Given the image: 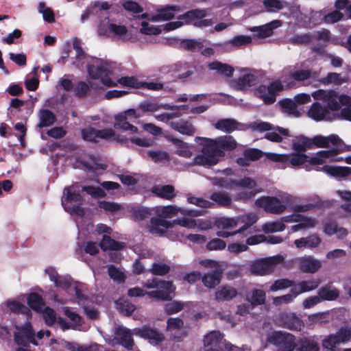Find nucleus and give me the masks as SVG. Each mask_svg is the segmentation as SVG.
Returning a JSON list of instances; mask_svg holds the SVG:
<instances>
[{"label":"nucleus","instance_id":"20e7f679","mask_svg":"<svg viewBox=\"0 0 351 351\" xmlns=\"http://www.w3.org/2000/svg\"><path fill=\"white\" fill-rule=\"evenodd\" d=\"M293 197L289 194L276 197L263 196L256 200V205L269 213L280 215L284 213L287 206L292 203Z\"/></svg>","mask_w":351,"mask_h":351},{"label":"nucleus","instance_id":"aec40b11","mask_svg":"<svg viewBox=\"0 0 351 351\" xmlns=\"http://www.w3.org/2000/svg\"><path fill=\"white\" fill-rule=\"evenodd\" d=\"M295 351H320L317 338L315 336H305L298 339L295 343Z\"/></svg>","mask_w":351,"mask_h":351},{"label":"nucleus","instance_id":"c9c22d12","mask_svg":"<svg viewBox=\"0 0 351 351\" xmlns=\"http://www.w3.org/2000/svg\"><path fill=\"white\" fill-rule=\"evenodd\" d=\"M180 8L176 5L167 6L163 9H161L158 14L152 16V21H169L173 18L174 11H179Z\"/></svg>","mask_w":351,"mask_h":351},{"label":"nucleus","instance_id":"393cba45","mask_svg":"<svg viewBox=\"0 0 351 351\" xmlns=\"http://www.w3.org/2000/svg\"><path fill=\"white\" fill-rule=\"evenodd\" d=\"M258 220V217L255 213H247L245 215H241L237 217V221L239 223H243L238 232L243 234L244 236H247L252 232V226Z\"/></svg>","mask_w":351,"mask_h":351},{"label":"nucleus","instance_id":"69168bd1","mask_svg":"<svg viewBox=\"0 0 351 351\" xmlns=\"http://www.w3.org/2000/svg\"><path fill=\"white\" fill-rule=\"evenodd\" d=\"M320 284V281L318 279H311L307 280H302L299 282L300 288L301 291L308 292L316 289Z\"/></svg>","mask_w":351,"mask_h":351},{"label":"nucleus","instance_id":"7ed1b4c3","mask_svg":"<svg viewBox=\"0 0 351 351\" xmlns=\"http://www.w3.org/2000/svg\"><path fill=\"white\" fill-rule=\"evenodd\" d=\"M46 273L51 281L54 282L55 287L68 289L71 294H74L78 303L86 300V296L84 292L87 289L86 285L73 281L69 276H59L53 268H48Z\"/></svg>","mask_w":351,"mask_h":351},{"label":"nucleus","instance_id":"f03ea898","mask_svg":"<svg viewBox=\"0 0 351 351\" xmlns=\"http://www.w3.org/2000/svg\"><path fill=\"white\" fill-rule=\"evenodd\" d=\"M6 304L11 312L21 314L27 319L25 324L23 326L14 325V328L16 330L13 335L14 342L18 346L22 347L27 346L29 343L37 345V342L35 340V332L31 323L29 322L32 316L31 310L24 304L16 301H8Z\"/></svg>","mask_w":351,"mask_h":351},{"label":"nucleus","instance_id":"0eeeda50","mask_svg":"<svg viewBox=\"0 0 351 351\" xmlns=\"http://www.w3.org/2000/svg\"><path fill=\"white\" fill-rule=\"evenodd\" d=\"M295 337L289 332L273 331L267 335L266 343L276 347L275 351H294Z\"/></svg>","mask_w":351,"mask_h":351},{"label":"nucleus","instance_id":"f3484780","mask_svg":"<svg viewBox=\"0 0 351 351\" xmlns=\"http://www.w3.org/2000/svg\"><path fill=\"white\" fill-rule=\"evenodd\" d=\"M114 337L110 343L114 346L115 343L120 344L128 350H132L134 341L132 337L131 331L123 326H119L114 328Z\"/></svg>","mask_w":351,"mask_h":351},{"label":"nucleus","instance_id":"cd10ccee","mask_svg":"<svg viewBox=\"0 0 351 351\" xmlns=\"http://www.w3.org/2000/svg\"><path fill=\"white\" fill-rule=\"evenodd\" d=\"M238 294L237 290L230 285L219 287L215 293V298L217 302L230 301Z\"/></svg>","mask_w":351,"mask_h":351},{"label":"nucleus","instance_id":"4be33fe9","mask_svg":"<svg viewBox=\"0 0 351 351\" xmlns=\"http://www.w3.org/2000/svg\"><path fill=\"white\" fill-rule=\"evenodd\" d=\"M282 22L280 20H274L265 25L254 26L248 29L252 32H257L258 38H267L272 35L273 30L280 27Z\"/></svg>","mask_w":351,"mask_h":351},{"label":"nucleus","instance_id":"a19ab883","mask_svg":"<svg viewBox=\"0 0 351 351\" xmlns=\"http://www.w3.org/2000/svg\"><path fill=\"white\" fill-rule=\"evenodd\" d=\"M208 68L210 70L217 71L219 73L225 75L227 77L232 76L234 72V69L231 66L218 61L210 62L208 64Z\"/></svg>","mask_w":351,"mask_h":351},{"label":"nucleus","instance_id":"2eb2a0df","mask_svg":"<svg viewBox=\"0 0 351 351\" xmlns=\"http://www.w3.org/2000/svg\"><path fill=\"white\" fill-rule=\"evenodd\" d=\"M312 97L315 100H322L326 104L325 107L329 111H336L340 109L339 95L335 90L319 89L314 91L312 93Z\"/></svg>","mask_w":351,"mask_h":351},{"label":"nucleus","instance_id":"5701e85b","mask_svg":"<svg viewBox=\"0 0 351 351\" xmlns=\"http://www.w3.org/2000/svg\"><path fill=\"white\" fill-rule=\"evenodd\" d=\"M136 334L147 339L152 344H158L165 339L164 335L156 329L143 327L136 330Z\"/></svg>","mask_w":351,"mask_h":351},{"label":"nucleus","instance_id":"37998d69","mask_svg":"<svg viewBox=\"0 0 351 351\" xmlns=\"http://www.w3.org/2000/svg\"><path fill=\"white\" fill-rule=\"evenodd\" d=\"M281 107L283 108L285 112L289 115L295 117L300 116V113L297 108V104L295 101L291 99H285L280 101Z\"/></svg>","mask_w":351,"mask_h":351},{"label":"nucleus","instance_id":"680f3d73","mask_svg":"<svg viewBox=\"0 0 351 351\" xmlns=\"http://www.w3.org/2000/svg\"><path fill=\"white\" fill-rule=\"evenodd\" d=\"M38 12L43 14V19L48 23H53L55 21L54 13L51 8L46 7L45 3L38 4Z\"/></svg>","mask_w":351,"mask_h":351},{"label":"nucleus","instance_id":"f704fd0d","mask_svg":"<svg viewBox=\"0 0 351 351\" xmlns=\"http://www.w3.org/2000/svg\"><path fill=\"white\" fill-rule=\"evenodd\" d=\"M320 243L321 239L316 234H311L307 237H302L299 239H296L294 241V244L298 248H315L317 247Z\"/></svg>","mask_w":351,"mask_h":351},{"label":"nucleus","instance_id":"412c9836","mask_svg":"<svg viewBox=\"0 0 351 351\" xmlns=\"http://www.w3.org/2000/svg\"><path fill=\"white\" fill-rule=\"evenodd\" d=\"M308 115L316 121L330 119V111L319 102H315L311 105L308 111Z\"/></svg>","mask_w":351,"mask_h":351},{"label":"nucleus","instance_id":"3c124183","mask_svg":"<svg viewBox=\"0 0 351 351\" xmlns=\"http://www.w3.org/2000/svg\"><path fill=\"white\" fill-rule=\"evenodd\" d=\"M238 224L237 219L221 217L215 220V226L219 229L230 230Z\"/></svg>","mask_w":351,"mask_h":351},{"label":"nucleus","instance_id":"864d4df0","mask_svg":"<svg viewBox=\"0 0 351 351\" xmlns=\"http://www.w3.org/2000/svg\"><path fill=\"white\" fill-rule=\"evenodd\" d=\"M313 36L310 33L296 34L292 36L289 41L293 45H307L313 41Z\"/></svg>","mask_w":351,"mask_h":351},{"label":"nucleus","instance_id":"4c0bfd02","mask_svg":"<svg viewBox=\"0 0 351 351\" xmlns=\"http://www.w3.org/2000/svg\"><path fill=\"white\" fill-rule=\"evenodd\" d=\"M292 148L297 153L303 154L307 149L312 148L311 138L304 136H298L292 143Z\"/></svg>","mask_w":351,"mask_h":351},{"label":"nucleus","instance_id":"79ce46f5","mask_svg":"<svg viewBox=\"0 0 351 351\" xmlns=\"http://www.w3.org/2000/svg\"><path fill=\"white\" fill-rule=\"evenodd\" d=\"M99 246L104 250H119L123 247L124 244L112 239L109 236L103 235Z\"/></svg>","mask_w":351,"mask_h":351},{"label":"nucleus","instance_id":"ea45409f","mask_svg":"<svg viewBox=\"0 0 351 351\" xmlns=\"http://www.w3.org/2000/svg\"><path fill=\"white\" fill-rule=\"evenodd\" d=\"M207 15L206 10L204 9H194L186 12L178 17V19L184 20L186 23H189L195 19H202Z\"/></svg>","mask_w":351,"mask_h":351},{"label":"nucleus","instance_id":"4468645a","mask_svg":"<svg viewBox=\"0 0 351 351\" xmlns=\"http://www.w3.org/2000/svg\"><path fill=\"white\" fill-rule=\"evenodd\" d=\"M267 158L274 162H289L291 167H299L307 162L308 156L305 154L292 153L290 154H278L267 153Z\"/></svg>","mask_w":351,"mask_h":351},{"label":"nucleus","instance_id":"ddd939ff","mask_svg":"<svg viewBox=\"0 0 351 351\" xmlns=\"http://www.w3.org/2000/svg\"><path fill=\"white\" fill-rule=\"evenodd\" d=\"M262 78L259 71H250L244 73L242 76L232 80L230 82V86L237 90H245L249 87L255 86Z\"/></svg>","mask_w":351,"mask_h":351},{"label":"nucleus","instance_id":"dca6fc26","mask_svg":"<svg viewBox=\"0 0 351 351\" xmlns=\"http://www.w3.org/2000/svg\"><path fill=\"white\" fill-rule=\"evenodd\" d=\"M339 149L335 147L328 150L319 151L314 156L308 157L307 162L311 165H319L326 162L343 160V158L339 157ZM346 161V158L344 159Z\"/></svg>","mask_w":351,"mask_h":351},{"label":"nucleus","instance_id":"13d9d810","mask_svg":"<svg viewBox=\"0 0 351 351\" xmlns=\"http://www.w3.org/2000/svg\"><path fill=\"white\" fill-rule=\"evenodd\" d=\"M182 208L175 205H169L162 207L158 211V215L164 218H171L177 213H181Z\"/></svg>","mask_w":351,"mask_h":351},{"label":"nucleus","instance_id":"5fc2aeb1","mask_svg":"<svg viewBox=\"0 0 351 351\" xmlns=\"http://www.w3.org/2000/svg\"><path fill=\"white\" fill-rule=\"evenodd\" d=\"M170 271V266L160 262H155L152 264V268L148 271L156 276H164Z\"/></svg>","mask_w":351,"mask_h":351},{"label":"nucleus","instance_id":"58836bf2","mask_svg":"<svg viewBox=\"0 0 351 351\" xmlns=\"http://www.w3.org/2000/svg\"><path fill=\"white\" fill-rule=\"evenodd\" d=\"M266 299L265 292L261 289H254L252 291L251 295L247 298L250 302L251 309L254 306L262 305L265 303Z\"/></svg>","mask_w":351,"mask_h":351},{"label":"nucleus","instance_id":"6e6d98bb","mask_svg":"<svg viewBox=\"0 0 351 351\" xmlns=\"http://www.w3.org/2000/svg\"><path fill=\"white\" fill-rule=\"evenodd\" d=\"M293 281L287 278H281L275 280L269 287V291L276 292L278 290L285 289L293 287Z\"/></svg>","mask_w":351,"mask_h":351},{"label":"nucleus","instance_id":"473e14b6","mask_svg":"<svg viewBox=\"0 0 351 351\" xmlns=\"http://www.w3.org/2000/svg\"><path fill=\"white\" fill-rule=\"evenodd\" d=\"M239 123L233 119H221L214 125L217 130L226 133H231L238 129Z\"/></svg>","mask_w":351,"mask_h":351},{"label":"nucleus","instance_id":"774afa93","mask_svg":"<svg viewBox=\"0 0 351 351\" xmlns=\"http://www.w3.org/2000/svg\"><path fill=\"white\" fill-rule=\"evenodd\" d=\"M343 16V13L336 10L325 15L323 21L327 24H333L341 21Z\"/></svg>","mask_w":351,"mask_h":351},{"label":"nucleus","instance_id":"338daca9","mask_svg":"<svg viewBox=\"0 0 351 351\" xmlns=\"http://www.w3.org/2000/svg\"><path fill=\"white\" fill-rule=\"evenodd\" d=\"M132 217L136 221H142L151 215L150 210L147 208H133L131 210Z\"/></svg>","mask_w":351,"mask_h":351},{"label":"nucleus","instance_id":"4d7b16f0","mask_svg":"<svg viewBox=\"0 0 351 351\" xmlns=\"http://www.w3.org/2000/svg\"><path fill=\"white\" fill-rule=\"evenodd\" d=\"M64 347L71 351H93L97 347V343L90 346L80 345L76 342L65 341Z\"/></svg>","mask_w":351,"mask_h":351},{"label":"nucleus","instance_id":"c03bdc74","mask_svg":"<svg viewBox=\"0 0 351 351\" xmlns=\"http://www.w3.org/2000/svg\"><path fill=\"white\" fill-rule=\"evenodd\" d=\"M286 226L280 220L268 221L262 226L263 231L266 234H270L285 230Z\"/></svg>","mask_w":351,"mask_h":351},{"label":"nucleus","instance_id":"39448f33","mask_svg":"<svg viewBox=\"0 0 351 351\" xmlns=\"http://www.w3.org/2000/svg\"><path fill=\"white\" fill-rule=\"evenodd\" d=\"M143 287L149 289H156L157 290L147 292L146 295L161 301H171L172 300L171 293L176 290V287L171 281L160 280L155 278L144 282Z\"/></svg>","mask_w":351,"mask_h":351},{"label":"nucleus","instance_id":"e433bc0d","mask_svg":"<svg viewBox=\"0 0 351 351\" xmlns=\"http://www.w3.org/2000/svg\"><path fill=\"white\" fill-rule=\"evenodd\" d=\"M168 139L177 147L176 154L186 158L191 157L192 152L189 149V145L186 143L173 137H169Z\"/></svg>","mask_w":351,"mask_h":351},{"label":"nucleus","instance_id":"c85d7f7f","mask_svg":"<svg viewBox=\"0 0 351 351\" xmlns=\"http://www.w3.org/2000/svg\"><path fill=\"white\" fill-rule=\"evenodd\" d=\"M317 294L322 301H333L337 300L340 292L332 283H328L319 289Z\"/></svg>","mask_w":351,"mask_h":351},{"label":"nucleus","instance_id":"b1692460","mask_svg":"<svg viewBox=\"0 0 351 351\" xmlns=\"http://www.w3.org/2000/svg\"><path fill=\"white\" fill-rule=\"evenodd\" d=\"M341 142V138L335 134L328 136L317 135L311 138V146L315 145L317 147H330L331 145H339Z\"/></svg>","mask_w":351,"mask_h":351},{"label":"nucleus","instance_id":"c756f323","mask_svg":"<svg viewBox=\"0 0 351 351\" xmlns=\"http://www.w3.org/2000/svg\"><path fill=\"white\" fill-rule=\"evenodd\" d=\"M322 267L320 261L311 256H304L300 259V269L304 273L313 274Z\"/></svg>","mask_w":351,"mask_h":351},{"label":"nucleus","instance_id":"f257e3e1","mask_svg":"<svg viewBox=\"0 0 351 351\" xmlns=\"http://www.w3.org/2000/svg\"><path fill=\"white\" fill-rule=\"evenodd\" d=\"M237 147V143L232 136H222L215 139L206 138L202 153L194 158V164L215 165L224 156V151H232Z\"/></svg>","mask_w":351,"mask_h":351},{"label":"nucleus","instance_id":"9b49d317","mask_svg":"<svg viewBox=\"0 0 351 351\" xmlns=\"http://www.w3.org/2000/svg\"><path fill=\"white\" fill-rule=\"evenodd\" d=\"M204 345L206 349L225 350L226 351H241L240 348L232 345L228 342H225L222 335L219 331H211L206 334L204 338Z\"/></svg>","mask_w":351,"mask_h":351},{"label":"nucleus","instance_id":"a18cd8bd","mask_svg":"<svg viewBox=\"0 0 351 351\" xmlns=\"http://www.w3.org/2000/svg\"><path fill=\"white\" fill-rule=\"evenodd\" d=\"M28 305L36 311H42L45 308V304L42 298L36 293H32L27 297Z\"/></svg>","mask_w":351,"mask_h":351},{"label":"nucleus","instance_id":"603ef678","mask_svg":"<svg viewBox=\"0 0 351 351\" xmlns=\"http://www.w3.org/2000/svg\"><path fill=\"white\" fill-rule=\"evenodd\" d=\"M252 41V38L250 36L237 35L229 40L227 43L230 44L232 47H241L250 44Z\"/></svg>","mask_w":351,"mask_h":351},{"label":"nucleus","instance_id":"423d86ee","mask_svg":"<svg viewBox=\"0 0 351 351\" xmlns=\"http://www.w3.org/2000/svg\"><path fill=\"white\" fill-rule=\"evenodd\" d=\"M351 341V327L341 326L336 332L326 335L322 340V347L324 351H340L341 344Z\"/></svg>","mask_w":351,"mask_h":351},{"label":"nucleus","instance_id":"72a5a7b5","mask_svg":"<svg viewBox=\"0 0 351 351\" xmlns=\"http://www.w3.org/2000/svg\"><path fill=\"white\" fill-rule=\"evenodd\" d=\"M39 123L37 128H42L49 127L53 125L56 120V115L51 110L47 109H41L38 112Z\"/></svg>","mask_w":351,"mask_h":351},{"label":"nucleus","instance_id":"6e6552de","mask_svg":"<svg viewBox=\"0 0 351 351\" xmlns=\"http://www.w3.org/2000/svg\"><path fill=\"white\" fill-rule=\"evenodd\" d=\"M74 187L75 186H66L64 189L63 193L65 196L62 197V204L64 210L70 214L82 216L84 210L78 204L82 202L83 198Z\"/></svg>","mask_w":351,"mask_h":351},{"label":"nucleus","instance_id":"bf43d9fd","mask_svg":"<svg viewBox=\"0 0 351 351\" xmlns=\"http://www.w3.org/2000/svg\"><path fill=\"white\" fill-rule=\"evenodd\" d=\"M108 273L110 278H112L114 281H117L119 282H123L125 280V275L123 272L118 267H115L113 265H107Z\"/></svg>","mask_w":351,"mask_h":351},{"label":"nucleus","instance_id":"bb28decb","mask_svg":"<svg viewBox=\"0 0 351 351\" xmlns=\"http://www.w3.org/2000/svg\"><path fill=\"white\" fill-rule=\"evenodd\" d=\"M169 125L173 130L184 135L192 136L196 132V129L192 123L185 119L171 121Z\"/></svg>","mask_w":351,"mask_h":351},{"label":"nucleus","instance_id":"09e8293b","mask_svg":"<svg viewBox=\"0 0 351 351\" xmlns=\"http://www.w3.org/2000/svg\"><path fill=\"white\" fill-rule=\"evenodd\" d=\"M268 87L270 95L265 98L266 104H271L275 102L278 93L283 90V85L280 81H275L271 83Z\"/></svg>","mask_w":351,"mask_h":351},{"label":"nucleus","instance_id":"49530a36","mask_svg":"<svg viewBox=\"0 0 351 351\" xmlns=\"http://www.w3.org/2000/svg\"><path fill=\"white\" fill-rule=\"evenodd\" d=\"M210 198L221 206L228 207L232 204V199L226 193L215 192L211 194Z\"/></svg>","mask_w":351,"mask_h":351},{"label":"nucleus","instance_id":"0e129e2a","mask_svg":"<svg viewBox=\"0 0 351 351\" xmlns=\"http://www.w3.org/2000/svg\"><path fill=\"white\" fill-rule=\"evenodd\" d=\"M82 191L95 198L104 197L106 195L99 186H84L82 187Z\"/></svg>","mask_w":351,"mask_h":351},{"label":"nucleus","instance_id":"8fccbe9b","mask_svg":"<svg viewBox=\"0 0 351 351\" xmlns=\"http://www.w3.org/2000/svg\"><path fill=\"white\" fill-rule=\"evenodd\" d=\"M324 169L330 174L336 177H346L351 175V167H328Z\"/></svg>","mask_w":351,"mask_h":351},{"label":"nucleus","instance_id":"2f4dec72","mask_svg":"<svg viewBox=\"0 0 351 351\" xmlns=\"http://www.w3.org/2000/svg\"><path fill=\"white\" fill-rule=\"evenodd\" d=\"M152 192L157 197L167 200H171L176 197L175 189L170 184L155 186L152 188Z\"/></svg>","mask_w":351,"mask_h":351},{"label":"nucleus","instance_id":"a211bd4d","mask_svg":"<svg viewBox=\"0 0 351 351\" xmlns=\"http://www.w3.org/2000/svg\"><path fill=\"white\" fill-rule=\"evenodd\" d=\"M237 187L252 189L250 192H241L238 193L237 199L247 200L253 197L256 193H260L261 191L256 189V182L255 180L245 177L235 182Z\"/></svg>","mask_w":351,"mask_h":351},{"label":"nucleus","instance_id":"de8ad7c7","mask_svg":"<svg viewBox=\"0 0 351 351\" xmlns=\"http://www.w3.org/2000/svg\"><path fill=\"white\" fill-rule=\"evenodd\" d=\"M263 4L267 12H276L288 5L286 1L280 0H264Z\"/></svg>","mask_w":351,"mask_h":351},{"label":"nucleus","instance_id":"a878e982","mask_svg":"<svg viewBox=\"0 0 351 351\" xmlns=\"http://www.w3.org/2000/svg\"><path fill=\"white\" fill-rule=\"evenodd\" d=\"M221 278V269L219 268H215L202 276V281L206 287L208 289H213L219 285Z\"/></svg>","mask_w":351,"mask_h":351},{"label":"nucleus","instance_id":"052dcab7","mask_svg":"<svg viewBox=\"0 0 351 351\" xmlns=\"http://www.w3.org/2000/svg\"><path fill=\"white\" fill-rule=\"evenodd\" d=\"M187 202L191 204H194L202 208H211L213 203L206 200L202 197H197L191 195H187Z\"/></svg>","mask_w":351,"mask_h":351},{"label":"nucleus","instance_id":"f8f14e48","mask_svg":"<svg viewBox=\"0 0 351 351\" xmlns=\"http://www.w3.org/2000/svg\"><path fill=\"white\" fill-rule=\"evenodd\" d=\"M283 261L284 257L279 254L267 257L254 263L251 265L250 271L255 275H267L274 271L276 265L282 263Z\"/></svg>","mask_w":351,"mask_h":351},{"label":"nucleus","instance_id":"1a4fd4ad","mask_svg":"<svg viewBox=\"0 0 351 351\" xmlns=\"http://www.w3.org/2000/svg\"><path fill=\"white\" fill-rule=\"evenodd\" d=\"M97 33L99 36L112 38L121 42H128L132 38L131 34L125 25L113 23H108L106 25H100Z\"/></svg>","mask_w":351,"mask_h":351},{"label":"nucleus","instance_id":"9d476101","mask_svg":"<svg viewBox=\"0 0 351 351\" xmlns=\"http://www.w3.org/2000/svg\"><path fill=\"white\" fill-rule=\"evenodd\" d=\"M87 71L90 78L100 79L101 83L108 87L117 86V83L111 79L112 69L107 64L97 60L96 64L87 66Z\"/></svg>","mask_w":351,"mask_h":351},{"label":"nucleus","instance_id":"e2e57ef3","mask_svg":"<svg viewBox=\"0 0 351 351\" xmlns=\"http://www.w3.org/2000/svg\"><path fill=\"white\" fill-rule=\"evenodd\" d=\"M186 306L184 302L173 301L165 304V311L169 315L175 314L181 311Z\"/></svg>","mask_w":351,"mask_h":351},{"label":"nucleus","instance_id":"7c9ffc66","mask_svg":"<svg viewBox=\"0 0 351 351\" xmlns=\"http://www.w3.org/2000/svg\"><path fill=\"white\" fill-rule=\"evenodd\" d=\"M114 128L123 131H130V134L138 132L136 126L130 123V120L124 114H117L114 117Z\"/></svg>","mask_w":351,"mask_h":351},{"label":"nucleus","instance_id":"6ab92c4d","mask_svg":"<svg viewBox=\"0 0 351 351\" xmlns=\"http://www.w3.org/2000/svg\"><path fill=\"white\" fill-rule=\"evenodd\" d=\"M281 326L291 330L300 331L304 327L302 319L295 313H282L280 315Z\"/></svg>","mask_w":351,"mask_h":351}]
</instances>
